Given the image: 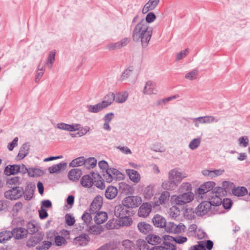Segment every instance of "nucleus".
<instances>
[{"label":"nucleus","instance_id":"41","mask_svg":"<svg viewBox=\"0 0 250 250\" xmlns=\"http://www.w3.org/2000/svg\"><path fill=\"white\" fill-rule=\"evenodd\" d=\"M97 164V160L94 157L84 159V167L88 169L94 168Z\"/></svg>","mask_w":250,"mask_h":250},{"label":"nucleus","instance_id":"37","mask_svg":"<svg viewBox=\"0 0 250 250\" xmlns=\"http://www.w3.org/2000/svg\"><path fill=\"white\" fill-rule=\"evenodd\" d=\"M177 186L178 185L176 184L175 182L169 180V179L165 181L162 184V188L163 189L166 190H174L177 188Z\"/></svg>","mask_w":250,"mask_h":250},{"label":"nucleus","instance_id":"38","mask_svg":"<svg viewBox=\"0 0 250 250\" xmlns=\"http://www.w3.org/2000/svg\"><path fill=\"white\" fill-rule=\"evenodd\" d=\"M114 101H115V94L113 92H109L104 97V100L102 102L105 107H107L111 105Z\"/></svg>","mask_w":250,"mask_h":250},{"label":"nucleus","instance_id":"5","mask_svg":"<svg viewBox=\"0 0 250 250\" xmlns=\"http://www.w3.org/2000/svg\"><path fill=\"white\" fill-rule=\"evenodd\" d=\"M24 193L23 188L21 187H14L5 191L4 196L6 199L17 200L20 199Z\"/></svg>","mask_w":250,"mask_h":250},{"label":"nucleus","instance_id":"12","mask_svg":"<svg viewBox=\"0 0 250 250\" xmlns=\"http://www.w3.org/2000/svg\"><path fill=\"white\" fill-rule=\"evenodd\" d=\"M129 42V38H125L117 42L109 43L107 45L106 48L109 50L119 49L127 45Z\"/></svg>","mask_w":250,"mask_h":250},{"label":"nucleus","instance_id":"10","mask_svg":"<svg viewBox=\"0 0 250 250\" xmlns=\"http://www.w3.org/2000/svg\"><path fill=\"white\" fill-rule=\"evenodd\" d=\"M187 176L183 174L178 168H175L170 170L168 172L169 180L175 182L176 184L180 183L183 179Z\"/></svg>","mask_w":250,"mask_h":250},{"label":"nucleus","instance_id":"49","mask_svg":"<svg viewBox=\"0 0 250 250\" xmlns=\"http://www.w3.org/2000/svg\"><path fill=\"white\" fill-rule=\"evenodd\" d=\"M191 185L188 182L183 183L179 188V192L185 193L187 192H191Z\"/></svg>","mask_w":250,"mask_h":250},{"label":"nucleus","instance_id":"54","mask_svg":"<svg viewBox=\"0 0 250 250\" xmlns=\"http://www.w3.org/2000/svg\"><path fill=\"white\" fill-rule=\"evenodd\" d=\"M120 187L122 188L124 192L127 194H133L134 192V188L130 185L125 184L122 183Z\"/></svg>","mask_w":250,"mask_h":250},{"label":"nucleus","instance_id":"59","mask_svg":"<svg viewBox=\"0 0 250 250\" xmlns=\"http://www.w3.org/2000/svg\"><path fill=\"white\" fill-rule=\"evenodd\" d=\"M198 73V70L194 69L193 70L187 73L185 76V78L190 80H195L197 78Z\"/></svg>","mask_w":250,"mask_h":250},{"label":"nucleus","instance_id":"34","mask_svg":"<svg viewBox=\"0 0 250 250\" xmlns=\"http://www.w3.org/2000/svg\"><path fill=\"white\" fill-rule=\"evenodd\" d=\"M118 193L117 188L113 186H109L105 190V196L109 200H111L115 198Z\"/></svg>","mask_w":250,"mask_h":250},{"label":"nucleus","instance_id":"62","mask_svg":"<svg viewBox=\"0 0 250 250\" xmlns=\"http://www.w3.org/2000/svg\"><path fill=\"white\" fill-rule=\"evenodd\" d=\"M20 178L18 176H14L7 180L6 183L9 185H16L20 184Z\"/></svg>","mask_w":250,"mask_h":250},{"label":"nucleus","instance_id":"31","mask_svg":"<svg viewBox=\"0 0 250 250\" xmlns=\"http://www.w3.org/2000/svg\"><path fill=\"white\" fill-rule=\"evenodd\" d=\"M35 188V186L33 184L30 183L27 185L25 191H24V193L23 194L26 200H30L32 199Z\"/></svg>","mask_w":250,"mask_h":250},{"label":"nucleus","instance_id":"58","mask_svg":"<svg viewBox=\"0 0 250 250\" xmlns=\"http://www.w3.org/2000/svg\"><path fill=\"white\" fill-rule=\"evenodd\" d=\"M52 246V243L50 241H44L42 242L41 246H38L36 247L37 250H47Z\"/></svg>","mask_w":250,"mask_h":250},{"label":"nucleus","instance_id":"47","mask_svg":"<svg viewBox=\"0 0 250 250\" xmlns=\"http://www.w3.org/2000/svg\"><path fill=\"white\" fill-rule=\"evenodd\" d=\"M43 174V171L39 169L36 168H29L28 171V176L30 177H36L40 176Z\"/></svg>","mask_w":250,"mask_h":250},{"label":"nucleus","instance_id":"15","mask_svg":"<svg viewBox=\"0 0 250 250\" xmlns=\"http://www.w3.org/2000/svg\"><path fill=\"white\" fill-rule=\"evenodd\" d=\"M152 210V206L148 203H144L140 207L138 215L139 217H146L149 215Z\"/></svg>","mask_w":250,"mask_h":250},{"label":"nucleus","instance_id":"64","mask_svg":"<svg viewBox=\"0 0 250 250\" xmlns=\"http://www.w3.org/2000/svg\"><path fill=\"white\" fill-rule=\"evenodd\" d=\"M189 53L188 49H186L184 50L181 51L176 54V60L179 61L182 59L183 58L186 57Z\"/></svg>","mask_w":250,"mask_h":250},{"label":"nucleus","instance_id":"46","mask_svg":"<svg viewBox=\"0 0 250 250\" xmlns=\"http://www.w3.org/2000/svg\"><path fill=\"white\" fill-rule=\"evenodd\" d=\"M12 236L10 231L4 230L0 232V243L10 239Z\"/></svg>","mask_w":250,"mask_h":250},{"label":"nucleus","instance_id":"28","mask_svg":"<svg viewBox=\"0 0 250 250\" xmlns=\"http://www.w3.org/2000/svg\"><path fill=\"white\" fill-rule=\"evenodd\" d=\"M82 172L80 168L71 169L68 173V177L71 181H77L81 177Z\"/></svg>","mask_w":250,"mask_h":250},{"label":"nucleus","instance_id":"3","mask_svg":"<svg viewBox=\"0 0 250 250\" xmlns=\"http://www.w3.org/2000/svg\"><path fill=\"white\" fill-rule=\"evenodd\" d=\"M194 197V194L192 192H187L181 193L179 195H172L170 201L172 204L184 205L192 201Z\"/></svg>","mask_w":250,"mask_h":250},{"label":"nucleus","instance_id":"14","mask_svg":"<svg viewBox=\"0 0 250 250\" xmlns=\"http://www.w3.org/2000/svg\"><path fill=\"white\" fill-rule=\"evenodd\" d=\"M103 205V198L101 196H96L89 207L90 213H95L99 210Z\"/></svg>","mask_w":250,"mask_h":250},{"label":"nucleus","instance_id":"11","mask_svg":"<svg viewBox=\"0 0 250 250\" xmlns=\"http://www.w3.org/2000/svg\"><path fill=\"white\" fill-rule=\"evenodd\" d=\"M211 203L208 201L202 202L195 208V212L198 216L206 214L211 208Z\"/></svg>","mask_w":250,"mask_h":250},{"label":"nucleus","instance_id":"56","mask_svg":"<svg viewBox=\"0 0 250 250\" xmlns=\"http://www.w3.org/2000/svg\"><path fill=\"white\" fill-rule=\"evenodd\" d=\"M156 19V16L153 12H150L147 14L146 19H142L140 21H144L146 24L152 22Z\"/></svg>","mask_w":250,"mask_h":250},{"label":"nucleus","instance_id":"60","mask_svg":"<svg viewBox=\"0 0 250 250\" xmlns=\"http://www.w3.org/2000/svg\"><path fill=\"white\" fill-rule=\"evenodd\" d=\"M91 214V213H90V212L88 213L87 212H84L82 216V220L83 221L84 223L87 225H88L92 220Z\"/></svg>","mask_w":250,"mask_h":250},{"label":"nucleus","instance_id":"21","mask_svg":"<svg viewBox=\"0 0 250 250\" xmlns=\"http://www.w3.org/2000/svg\"><path fill=\"white\" fill-rule=\"evenodd\" d=\"M157 91L155 84L151 81H147L144 88L143 93L146 95L155 94Z\"/></svg>","mask_w":250,"mask_h":250},{"label":"nucleus","instance_id":"39","mask_svg":"<svg viewBox=\"0 0 250 250\" xmlns=\"http://www.w3.org/2000/svg\"><path fill=\"white\" fill-rule=\"evenodd\" d=\"M128 94L126 91L118 92L115 94V102L118 103H123L127 99Z\"/></svg>","mask_w":250,"mask_h":250},{"label":"nucleus","instance_id":"42","mask_svg":"<svg viewBox=\"0 0 250 250\" xmlns=\"http://www.w3.org/2000/svg\"><path fill=\"white\" fill-rule=\"evenodd\" d=\"M84 157L81 156L78 157L72 161L69 164L70 167H78L84 165Z\"/></svg>","mask_w":250,"mask_h":250},{"label":"nucleus","instance_id":"18","mask_svg":"<svg viewBox=\"0 0 250 250\" xmlns=\"http://www.w3.org/2000/svg\"><path fill=\"white\" fill-rule=\"evenodd\" d=\"M58 128L70 132L77 131L81 128L80 124L69 125L64 123H58L57 125Z\"/></svg>","mask_w":250,"mask_h":250},{"label":"nucleus","instance_id":"17","mask_svg":"<svg viewBox=\"0 0 250 250\" xmlns=\"http://www.w3.org/2000/svg\"><path fill=\"white\" fill-rule=\"evenodd\" d=\"M43 238V234L40 232L34 236H31L26 242V246L28 248L34 247L35 245L40 243Z\"/></svg>","mask_w":250,"mask_h":250},{"label":"nucleus","instance_id":"35","mask_svg":"<svg viewBox=\"0 0 250 250\" xmlns=\"http://www.w3.org/2000/svg\"><path fill=\"white\" fill-rule=\"evenodd\" d=\"M87 108L89 112L98 113L106 107L101 102L95 105H88Z\"/></svg>","mask_w":250,"mask_h":250},{"label":"nucleus","instance_id":"27","mask_svg":"<svg viewBox=\"0 0 250 250\" xmlns=\"http://www.w3.org/2000/svg\"><path fill=\"white\" fill-rule=\"evenodd\" d=\"M160 0H149L144 5L142 12L144 14L146 13L149 11L154 9L160 2Z\"/></svg>","mask_w":250,"mask_h":250},{"label":"nucleus","instance_id":"55","mask_svg":"<svg viewBox=\"0 0 250 250\" xmlns=\"http://www.w3.org/2000/svg\"><path fill=\"white\" fill-rule=\"evenodd\" d=\"M122 245L126 250H133L135 244L129 240H125L123 241Z\"/></svg>","mask_w":250,"mask_h":250},{"label":"nucleus","instance_id":"30","mask_svg":"<svg viewBox=\"0 0 250 250\" xmlns=\"http://www.w3.org/2000/svg\"><path fill=\"white\" fill-rule=\"evenodd\" d=\"M20 171V165H8L5 168L4 173L6 175H15Z\"/></svg>","mask_w":250,"mask_h":250},{"label":"nucleus","instance_id":"4","mask_svg":"<svg viewBox=\"0 0 250 250\" xmlns=\"http://www.w3.org/2000/svg\"><path fill=\"white\" fill-rule=\"evenodd\" d=\"M106 182L110 183L113 180L120 181L124 178V175L118 169L114 168H110L106 169V173L104 174Z\"/></svg>","mask_w":250,"mask_h":250},{"label":"nucleus","instance_id":"50","mask_svg":"<svg viewBox=\"0 0 250 250\" xmlns=\"http://www.w3.org/2000/svg\"><path fill=\"white\" fill-rule=\"evenodd\" d=\"M170 197V193L167 191L163 192L159 198L160 204H166L168 201Z\"/></svg>","mask_w":250,"mask_h":250},{"label":"nucleus","instance_id":"43","mask_svg":"<svg viewBox=\"0 0 250 250\" xmlns=\"http://www.w3.org/2000/svg\"><path fill=\"white\" fill-rule=\"evenodd\" d=\"M131 216H125L119 218V224L123 226H129L132 223L133 221L131 218Z\"/></svg>","mask_w":250,"mask_h":250},{"label":"nucleus","instance_id":"13","mask_svg":"<svg viewBox=\"0 0 250 250\" xmlns=\"http://www.w3.org/2000/svg\"><path fill=\"white\" fill-rule=\"evenodd\" d=\"M232 183H230L228 181H224L222 183L223 187L221 188L220 187H214L213 188V190L211 191L210 193L212 195H218L222 197V196L225 195V192H227V190H229L227 188V187H229L230 185H232Z\"/></svg>","mask_w":250,"mask_h":250},{"label":"nucleus","instance_id":"61","mask_svg":"<svg viewBox=\"0 0 250 250\" xmlns=\"http://www.w3.org/2000/svg\"><path fill=\"white\" fill-rule=\"evenodd\" d=\"M223 207L226 209H229L231 208L232 202L229 198H225L222 200V204Z\"/></svg>","mask_w":250,"mask_h":250},{"label":"nucleus","instance_id":"51","mask_svg":"<svg viewBox=\"0 0 250 250\" xmlns=\"http://www.w3.org/2000/svg\"><path fill=\"white\" fill-rule=\"evenodd\" d=\"M54 243L56 246H61L63 245H66L67 244V241L63 236L57 235L55 236Z\"/></svg>","mask_w":250,"mask_h":250},{"label":"nucleus","instance_id":"20","mask_svg":"<svg viewBox=\"0 0 250 250\" xmlns=\"http://www.w3.org/2000/svg\"><path fill=\"white\" fill-rule=\"evenodd\" d=\"M90 174L94 178L93 184L100 189H104L105 188V185L104 180L101 176L99 173L94 172H91Z\"/></svg>","mask_w":250,"mask_h":250},{"label":"nucleus","instance_id":"16","mask_svg":"<svg viewBox=\"0 0 250 250\" xmlns=\"http://www.w3.org/2000/svg\"><path fill=\"white\" fill-rule=\"evenodd\" d=\"M146 240L148 243L155 246H158V245L159 244H161L162 245L164 241H165L164 239V236L162 237H161L160 236L154 234L148 235L146 237Z\"/></svg>","mask_w":250,"mask_h":250},{"label":"nucleus","instance_id":"2","mask_svg":"<svg viewBox=\"0 0 250 250\" xmlns=\"http://www.w3.org/2000/svg\"><path fill=\"white\" fill-rule=\"evenodd\" d=\"M137 246L139 250H176L174 245L167 242H163L162 245L150 248L146 241L140 239L137 242Z\"/></svg>","mask_w":250,"mask_h":250},{"label":"nucleus","instance_id":"63","mask_svg":"<svg viewBox=\"0 0 250 250\" xmlns=\"http://www.w3.org/2000/svg\"><path fill=\"white\" fill-rule=\"evenodd\" d=\"M193 122L195 126L198 127L200 124H205V117L204 116H202L194 118L193 119Z\"/></svg>","mask_w":250,"mask_h":250},{"label":"nucleus","instance_id":"8","mask_svg":"<svg viewBox=\"0 0 250 250\" xmlns=\"http://www.w3.org/2000/svg\"><path fill=\"white\" fill-rule=\"evenodd\" d=\"M134 213V211L128 208L124 204L117 205L115 207L114 214L119 218L126 215L132 216Z\"/></svg>","mask_w":250,"mask_h":250},{"label":"nucleus","instance_id":"19","mask_svg":"<svg viewBox=\"0 0 250 250\" xmlns=\"http://www.w3.org/2000/svg\"><path fill=\"white\" fill-rule=\"evenodd\" d=\"M10 231L12 234V237H13L16 239H21L26 237L27 236L26 229L21 227L15 228Z\"/></svg>","mask_w":250,"mask_h":250},{"label":"nucleus","instance_id":"36","mask_svg":"<svg viewBox=\"0 0 250 250\" xmlns=\"http://www.w3.org/2000/svg\"><path fill=\"white\" fill-rule=\"evenodd\" d=\"M208 198L209 200L208 202L211 203V206H219L222 202L221 197L218 195L209 194Z\"/></svg>","mask_w":250,"mask_h":250},{"label":"nucleus","instance_id":"48","mask_svg":"<svg viewBox=\"0 0 250 250\" xmlns=\"http://www.w3.org/2000/svg\"><path fill=\"white\" fill-rule=\"evenodd\" d=\"M27 234H34L38 231L37 226L33 222H29L27 224Z\"/></svg>","mask_w":250,"mask_h":250},{"label":"nucleus","instance_id":"26","mask_svg":"<svg viewBox=\"0 0 250 250\" xmlns=\"http://www.w3.org/2000/svg\"><path fill=\"white\" fill-rule=\"evenodd\" d=\"M89 236L86 233H83L80 235L76 237L74 242L76 245L79 246H86L89 241Z\"/></svg>","mask_w":250,"mask_h":250},{"label":"nucleus","instance_id":"7","mask_svg":"<svg viewBox=\"0 0 250 250\" xmlns=\"http://www.w3.org/2000/svg\"><path fill=\"white\" fill-rule=\"evenodd\" d=\"M142 201V199L139 196H129L122 201V204H124L128 208L132 210L141 205Z\"/></svg>","mask_w":250,"mask_h":250},{"label":"nucleus","instance_id":"25","mask_svg":"<svg viewBox=\"0 0 250 250\" xmlns=\"http://www.w3.org/2000/svg\"><path fill=\"white\" fill-rule=\"evenodd\" d=\"M152 222L155 227L160 228H164L167 223L166 219L159 214H156L154 216Z\"/></svg>","mask_w":250,"mask_h":250},{"label":"nucleus","instance_id":"33","mask_svg":"<svg viewBox=\"0 0 250 250\" xmlns=\"http://www.w3.org/2000/svg\"><path fill=\"white\" fill-rule=\"evenodd\" d=\"M139 230L145 234L149 233L152 229V226L149 224L145 222H141L137 225Z\"/></svg>","mask_w":250,"mask_h":250},{"label":"nucleus","instance_id":"53","mask_svg":"<svg viewBox=\"0 0 250 250\" xmlns=\"http://www.w3.org/2000/svg\"><path fill=\"white\" fill-rule=\"evenodd\" d=\"M132 71L133 69L132 67L125 69L122 73L120 77V80L122 81L126 80L131 76Z\"/></svg>","mask_w":250,"mask_h":250},{"label":"nucleus","instance_id":"57","mask_svg":"<svg viewBox=\"0 0 250 250\" xmlns=\"http://www.w3.org/2000/svg\"><path fill=\"white\" fill-rule=\"evenodd\" d=\"M65 222L68 226H71L74 225L75 219L71 214H66L65 216Z\"/></svg>","mask_w":250,"mask_h":250},{"label":"nucleus","instance_id":"23","mask_svg":"<svg viewBox=\"0 0 250 250\" xmlns=\"http://www.w3.org/2000/svg\"><path fill=\"white\" fill-rule=\"evenodd\" d=\"M164 239L165 240L164 242H167L170 243L171 241H174L175 243L179 244H183L187 241V238L184 236H177L175 237H172L169 235H164Z\"/></svg>","mask_w":250,"mask_h":250},{"label":"nucleus","instance_id":"24","mask_svg":"<svg viewBox=\"0 0 250 250\" xmlns=\"http://www.w3.org/2000/svg\"><path fill=\"white\" fill-rule=\"evenodd\" d=\"M30 145L28 143L23 144L21 147L19 153L17 156L18 160H21L25 158L29 153Z\"/></svg>","mask_w":250,"mask_h":250},{"label":"nucleus","instance_id":"29","mask_svg":"<svg viewBox=\"0 0 250 250\" xmlns=\"http://www.w3.org/2000/svg\"><path fill=\"white\" fill-rule=\"evenodd\" d=\"M126 172L131 181L135 183H138L140 182V175L137 171L134 169H127L126 170Z\"/></svg>","mask_w":250,"mask_h":250},{"label":"nucleus","instance_id":"22","mask_svg":"<svg viewBox=\"0 0 250 250\" xmlns=\"http://www.w3.org/2000/svg\"><path fill=\"white\" fill-rule=\"evenodd\" d=\"M93 180L94 178L91 174L84 175L81 179V184L84 188H91L93 185Z\"/></svg>","mask_w":250,"mask_h":250},{"label":"nucleus","instance_id":"9","mask_svg":"<svg viewBox=\"0 0 250 250\" xmlns=\"http://www.w3.org/2000/svg\"><path fill=\"white\" fill-rule=\"evenodd\" d=\"M165 230L169 233H180L182 231H184L186 227L182 223L179 225H176L172 222H168L166 223V226H164Z\"/></svg>","mask_w":250,"mask_h":250},{"label":"nucleus","instance_id":"52","mask_svg":"<svg viewBox=\"0 0 250 250\" xmlns=\"http://www.w3.org/2000/svg\"><path fill=\"white\" fill-rule=\"evenodd\" d=\"M201 142V138H197L193 139L189 144V147L192 149L194 150L197 148L200 145Z\"/></svg>","mask_w":250,"mask_h":250},{"label":"nucleus","instance_id":"44","mask_svg":"<svg viewBox=\"0 0 250 250\" xmlns=\"http://www.w3.org/2000/svg\"><path fill=\"white\" fill-rule=\"evenodd\" d=\"M104 230V228L101 226L93 225L89 228L88 231L94 235H99Z\"/></svg>","mask_w":250,"mask_h":250},{"label":"nucleus","instance_id":"1","mask_svg":"<svg viewBox=\"0 0 250 250\" xmlns=\"http://www.w3.org/2000/svg\"><path fill=\"white\" fill-rule=\"evenodd\" d=\"M152 35V29L149 25L144 21H140L133 28L132 39L135 42H140L142 48H145L148 45Z\"/></svg>","mask_w":250,"mask_h":250},{"label":"nucleus","instance_id":"32","mask_svg":"<svg viewBox=\"0 0 250 250\" xmlns=\"http://www.w3.org/2000/svg\"><path fill=\"white\" fill-rule=\"evenodd\" d=\"M108 218L107 214L105 212L100 211L96 213L94 217V221L98 225H101L105 222Z\"/></svg>","mask_w":250,"mask_h":250},{"label":"nucleus","instance_id":"40","mask_svg":"<svg viewBox=\"0 0 250 250\" xmlns=\"http://www.w3.org/2000/svg\"><path fill=\"white\" fill-rule=\"evenodd\" d=\"M232 193L237 196H243L248 193L247 189L244 187H238L232 189Z\"/></svg>","mask_w":250,"mask_h":250},{"label":"nucleus","instance_id":"6","mask_svg":"<svg viewBox=\"0 0 250 250\" xmlns=\"http://www.w3.org/2000/svg\"><path fill=\"white\" fill-rule=\"evenodd\" d=\"M215 186L214 182L208 181L202 184L200 188L197 189L196 194L201 198H203V195L208 196Z\"/></svg>","mask_w":250,"mask_h":250},{"label":"nucleus","instance_id":"45","mask_svg":"<svg viewBox=\"0 0 250 250\" xmlns=\"http://www.w3.org/2000/svg\"><path fill=\"white\" fill-rule=\"evenodd\" d=\"M154 187L153 185H150L145 188L144 192L145 198L150 199L153 196Z\"/></svg>","mask_w":250,"mask_h":250}]
</instances>
